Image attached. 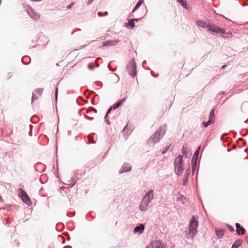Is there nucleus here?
Returning a JSON list of instances; mask_svg holds the SVG:
<instances>
[{"instance_id": "47", "label": "nucleus", "mask_w": 248, "mask_h": 248, "mask_svg": "<svg viewBox=\"0 0 248 248\" xmlns=\"http://www.w3.org/2000/svg\"><path fill=\"white\" fill-rule=\"evenodd\" d=\"M108 15V12H105V15L104 16H107Z\"/></svg>"}, {"instance_id": "21", "label": "nucleus", "mask_w": 248, "mask_h": 248, "mask_svg": "<svg viewBox=\"0 0 248 248\" xmlns=\"http://www.w3.org/2000/svg\"><path fill=\"white\" fill-rule=\"evenodd\" d=\"M221 36L224 39H228L232 37V34L231 32H225L223 34H221Z\"/></svg>"}, {"instance_id": "4", "label": "nucleus", "mask_w": 248, "mask_h": 248, "mask_svg": "<svg viewBox=\"0 0 248 248\" xmlns=\"http://www.w3.org/2000/svg\"><path fill=\"white\" fill-rule=\"evenodd\" d=\"M183 166V156L179 155L175 158L174 162L175 171L177 175L182 174L184 170Z\"/></svg>"}, {"instance_id": "18", "label": "nucleus", "mask_w": 248, "mask_h": 248, "mask_svg": "<svg viewBox=\"0 0 248 248\" xmlns=\"http://www.w3.org/2000/svg\"><path fill=\"white\" fill-rule=\"evenodd\" d=\"M224 233V231L222 229L216 230V235L219 238H221L223 236Z\"/></svg>"}, {"instance_id": "9", "label": "nucleus", "mask_w": 248, "mask_h": 248, "mask_svg": "<svg viewBox=\"0 0 248 248\" xmlns=\"http://www.w3.org/2000/svg\"><path fill=\"white\" fill-rule=\"evenodd\" d=\"M146 248H163L162 242L159 240H153L146 247Z\"/></svg>"}, {"instance_id": "11", "label": "nucleus", "mask_w": 248, "mask_h": 248, "mask_svg": "<svg viewBox=\"0 0 248 248\" xmlns=\"http://www.w3.org/2000/svg\"><path fill=\"white\" fill-rule=\"evenodd\" d=\"M144 229V225L143 224H140L139 226L136 227L134 229V233L141 234L143 232Z\"/></svg>"}, {"instance_id": "41", "label": "nucleus", "mask_w": 248, "mask_h": 248, "mask_svg": "<svg viewBox=\"0 0 248 248\" xmlns=\"http://www.w3.org/2000/svg\"><path fill=\"white\" fill-rule=\"evenodd\" d=\"M94 0H88V4H90Z\"/></svg>"}, {"instance_id": "42", "label": "nucleus", "mask_w": 248, "mask_h": 248, "mask_svg": "<svg viewBox=\"0 0 248 248\" xmlns=\"http://www.w3.org/2000/svg\"><path fill=\"white\" fill-rule=\"evenodd\" d=\"M86 118L90 120H92L93 119V117H90L89 116H86Z\"/></svg>"}, {"instance_id": "45", "label": "nucleus", "mask_w": 248, "mask_h": 248, "mask_svg": "<svg viewBox=\"0 0 248 248\" xmlns=\"http://www.w3.org/2000/svg\"><path fill=\"white\" fill-rule=\"evenodd\" d=\"M226 67V65H224L222 66V69H224Z\"/></svg>"}, {"instance_id": "30", "label": "nucleus", "mask_w": 248, "mask_h": 248, "mask_svg": "<svg viewBox=\"0 0 248 248\" xmlns=\"http://www.w3.org/2000/svg\"><path fill=\"white\" fill-rule=\"evenodd\" d=\"M121 106V102H117L114 104L111 107H112V108L113 109H115L117 108H118Z\"/></svg>"}, {"instance_id": "22", "label": "nucleus", "mask_w": 248, "mask_h": 248, "mask_svg": "<svg viewBox=\"0 0 248 248\" xmlns=\"http://www.w3.org/2000/svg\"><path fill=\"white\" fill-rule=\"evenodd\" d=\"M76 183V181L75 180V178L73 177L68 181V183L67 185L72 187L75 185Z\"/></svg>"}, {"instance_id": "10", "label": "nucleus", "mask_w": 248, "mask_h": 248, "mask_svg": "<svg viewBox=\"0 0 248 248\" xmlns=\"http://www.w3.org/2000/svg\"><path fill=\"white\" fill-rule=\"evenodd\" d=\"M132 167L129 165V164L125 163L123 164L121 170H120V173H123L124 172H126L130 171L131 170Z\"/></svg>"}, {"instance_id": "43", "label": "nucleus", "mask_w": 248, "mask_h": 248, "mask_svg": "<svg viewBox=\"0 0 248 248\" xmlns=\"http://www.w3.org/2000/svg\"><path fill=\"white\" fill-rule=\"evenodd\" d=\"M98 16H103V15L102 14V13H100V12H98Z\"/></svg>"}, {"instance_id": "24", "label": "nucleus", "mask_w": 248, "mask_h": 248, "mask_svg": "<svg viewBox=\"0 0 248 248\" xmlns=\"http://www.w3.org/2000/svg\"><path fill=\"white\" fill-rule=\"evenodd\" d=\"M236 232L238 235H243L245 232V230L244 228L241 227L238 230H236Z\"/></svg>"}, {"instance_id": "48", "label": "nucleus", "mask_w": 248, "mask_h": 248, "mask_svg": "<svg viewBox=\"0 0 248 248\" xmlns=\"http://www.w3.org/2000/svg\"><path fill=\"white\" fill-rule=\"evenodd\" d=\"M2 197H1V196L0 195V201H2Z\"/></svg>"}, {"instance_id": "13", "label": "nucleus", "mask_w": 248, "mask_h": 248, "mask_svg": "<svg viewBox=\"0 0 248 248\" xmlns=\"http://www.w3.org/2000/svg\"><path fill=\"white\" fill-rule=\"evenodd\" d=\"M196 24L197 26H198L202 28H206L207 29V24H206L205 21H204V20H198L196 22Z\"/></svg>"}, {"instance_id": "16", "label": "nucleus", "mask_w": 248, "mask_h": 248, "mask_svg": "<svg viewBox=\"0 0 248 248\" xmlns=\"http://www.w3.org/2000/svg\"><path fill=\"white\" fill-rule=\"evenodd\" d=\"M243 242V240L241 239H239L236 240L234 243L233 244L232 248H239L242 244Z\"/></svg>"}, {"instance_id": "5", "label": "nucleus", "mask_w": 248, "mask_h": 248, "mask_svg": "<svg viewBox=\"0 0 248 248\" xmlns=\"http://www.w3.org/2000/svg\"><path fill=\"white\" fill-rule=\"evenodd\" d=\"M126 71L132 77H135L137 75L136 65L134 59L130 60L126 66Z\"/></svg>"}, {"instance_id": "17", "label": "nucleus", "mask_w": 248, "mask_h": 248, "mask_svg": "<svg viewBox=\"0 0 248 248\" xmlns=\"http://www.w3.org/2000/svg\"><path fill=\"white\" fill-rule=\"evenodd\" d=\"M138 19L137 18H134V19H131L128 21V22L127 23L128 26L130 27V28H134L135 27V24L134 21H138Z\"/></svg>"}, {"instance_id": "15", "label": "nucleus", "mask_w": 248, "mask_h": 248, "mask_svg": "<svg viewBox=\"0 0 248 248\" xmlns=\"http://www.w3.org/2000/svg\"><path fill=\"white\" fill-rule=\"evenodd\" d=\"M200 148L201 147L200 146L193 155L191 162H193L194 163H197V158L199 155V153Z\"/></svg>"}, {"instance_id": "27", "label": "nucleus", "mask_w": 248, "mask_h": 248, "mask_svg": "<svg viewBox=\"0 0 248 248\" xmlns=\"http://www.w3.org/2000/svg\"><path fill=\"white\" fill-rule=\"evenodd\" d=\"M214 123V122L208 119V121L206 122H203V126L205 127H207L208 126H209V125L211 124H213Z\"/></svg>"}, {"instance_id": "35", "label": "nucleus", "mask_w": 248, "mask_h": 248, "mask_svg": "<svg viewBox=\"0 0 248 248\" xmlns=\"http://www.w3.org/2000/svg\"><path fill=\"white\" fill-rule=\"evenodd\" d=\"M88 137L90 141V143H95V142L93 140V138L91 136L89 135Z\"/></svg>"}, {"instance_id": "20", "label": "nucleus", "mask_w": 248, "mask_h": 248, "mask_svg": "<svg viewBox=\"0 0 248 248\" xmlns=\"http://www.w3.org/2000/svg\"><path fill=\"white\" fill-rule=\"evenodd\" d=\"M96 110L93 108H91L86 110V113L90 115H93L94 114H96Z\"/></svg>"}, {"instance_id": "23", "label": "nucleus", "mask_w": 248, "mask_h": 248, "mask_svg": "<svg viewBox=\"0 0 248 248\" xmlns=\"http://www.w3.org/2000/svg\"><path fill=\"white\" fill-rule=\"evenodd\" d=\"M214 118H215L214 109H213L211 110V111L210 112L209 120H210L213 122H214Z\"/></svg>"}, {"instance_id": "29", "label": "nucleus", "mask_w": 248, "mask_h": 248, "mask_svg": "<svg viewBox=\"0 0 248 248\" xmlns=\"http://www.w3.org/2000/svg\"><path fill=\"white\" fill-rule=\"evenodd\" d=\"M43 91V89H42V88L37 89L35 90V93L40 95H41Z\"/></svg>"}, {"instance_id": "32", "label": "nucleus", "mask_w": 248, "mask_h": 248, "mask_svg": "<svg viewBox=\"0 0 248 248\" xmlns=\"http://www.w3.org/2000/svg\"><path fill=\"white\" fill-rule=\"evenodd\" d=\"M38 99V97L37 96V95L34 93H33L32 96V99H31L32 103L33 102V101H35Z\"/></svg>"}, {"instance_id": "33", "label": "nucleus", "mask_w": 248, "mask_h": 248, "mask_svg": "<svg viewBox=\"0 0 248 248\" xmlns=\"http://www.w3.org/2000/svg\"><path fill=\"white\" fill-rule=\"evenodd\" d=\"M191 164H192V171H194V170L196 169V167H197V163H194V162H191Z\"/></svg>"}, {"instance_id": "26", "label": "nucleus", "mask_w": 248, "mask_h": 248, "mask_svg": "<svg viewBox=\"0 0 248 248\" xmlns=\"http://www.w3.org/2000/svg\"><path fill=\"white\" fill-rule=\"evenodd\" d=\"M143 2V0H140L136 4L135 8H134V9L132 11V12H135L137 9H138L140 6L141 5V4H142Z\"/></svg>"}, {"instance_id": "31", "label": "nucleus", "mask_w": 248, "mask_h": 248, "mask_svg": "<svg viewBox=\"0 0 248 248\" xmlns=\"http://www.w3.org/2000/svg\"><path fill=\"white\" fill-rule=\"evenodd\" d=\"M112 109H113V108H112V107H110V108L108 109V111H107V114H106V115H105V119H106V118H107V117L108 114V113H110V112L111 111V110H112ZM106 122H107V124H109V122H108L107 119H106Z\"/></svg>"}, {"instance_id": "2", "label": "nucleus", "mask_w": 248, "mask_h": 248, "mask_svg": "<svg viewBox=\"0 0 248 248\" xmlns=\"http://www.w3.org/2000/svg\"><path fill=\"white\" fill-rule=\"evenodd\" d=\"M154 195L153 190L152 189L149 190L145 193L139 206L140 209L141 211L145 212L147 211L149 204L154 199Z\"/></svg>"}, {"instance_id": "46", "label": "nucleus", "mask_w": 248, "mask_h": 248, "mask_svg": "<svg viewBox=\"0 0 248 248\" xmlns=\"http://www.w3.org/2000/svg\"><path fill=\"white\" fill-rule=\"evenodd\" d=\"M88 67H89L90 69H93V67H91V66H90V65H88Z\"/></svg>"}, {"instance_id": "44", "label": "nucleus", "mask_w": 248, "mask_h": 248, "mask_svg": "<svg viewBox=\"0 0 248 248\" xmlns=\"http://www.w3.org/2000/svg\"><path fill=\"white\" fill-rule=\"evenodd\" d=\"M32 1H35V2H38V1H41L42 0H31Z\"/></svg>"}, {"instance_id": "6", "label": "nucleus", "mask_w": 248, "mask_h": 248, "mask_svg": "<svg viewBox=\"0 0 248 248\" xmlns=\"http://www.w3.org/2000/svg\"><path fill=\"white\" fill-rule=\"evenodd\" d=\"M18 190L19 191L18 193L19 196L21 198L22 201L27 205H31V201L27 193L23 189L20 188L18 189Z\"/></svg>"}, {"instance_id": "40", "label": "nucleus", "mask_w": 248, "mask_h": 248, "mask_svg": "<svg viewBox=\"0 0 248 248\" xmlns=\"http://www.w3.org/2000/svg\"><path fill=\"white\" fill-rule=\"evenodd\" d=\"M228 227H229V228L230 229V231H231V232L234 231V229H233L232 227H231V226H229V225H228Z\"/></svg>"}, {"instance_id": "39", "label": "nucleus", "mask_w": 248, "mask_h": 248, "mask_svg": "<svg viewBox=\"0 0 248 248\" xmlns=\"http://www.w3.org/2000/svg\"><path fill=\"white\" fill-rule=\"evenodd\" d=\"M125 99H126V98H124L122 99L121 100H120V101L119 102H121V105H122V104L123 103H124V102L125 101Z\"/></svg>"}, {"instance_id": "38", "label": "nucleus", "mask_w": 248, "mask_h": 248, "mask_svg": "<svg viewBox=\"0 0 248 248\" xmlns=\"http://www.w3.org/2000/svg\"><path fill=\"white\" fill-rule=\"evenodd\" d=\"M57 95H58V88H56V89L55 90V98H56V100L57 99Z\"/></svg>"}, {"instance_id": "8", "label": "nucleus", "mask_w": 248, "mask_h": 248, "mask_svg": "<svg viewBox=\"0 0 248 248\" xmlns=\"http://www.w3.org/2000/svg\"><path fill=\"white\" fill-rule=\"evenodd\" d=\"M27 12L30 17L33 20L36 21L40 17V15L36 13L31 7H29L27 9Z\"/></svg>"}, {"instance_id": "34", "label": "nucleus", "mask_w": 248, "mask_h": 248, "mask_svg": "<svg viewBox=\"0 0 248 248\" xmlns=\"http://www.w3.org/2000/svg\"><path fill=\"white\" fill-rule=\"evenodd\" d=\"M170 146H171V144H170L169 146H168L166 148V149L162 152V155L165 154L166 153V152L169 150V148L170 147Z\"/></svg>"}, {"instance_id": "25", "label": "nucleus", "mask_w": 248, "mask_h": 248, "mask_svg": "<svg viewBox=\"0 0 248 248\" xmlns=\"http://www.w3.org/2000/svg\"><path fill=\"white\" fill-rule=\"evenodd\" d=\"M177 1L181 4L182 6L186 9H188L187 7V3L185 0H177Z\"/></svg>"}, {"instance_id": "36", "label": "nucleus", "mask_w": 248, "mask_h": 248, "mask_svg": "<svg viewBox=\"0 0 248 248\" xmlns=\"http://www.w3.org/2000/svg\"><path fill=\"white\" fill-rule=\"evenodd\" d=\"M235 227L236 228V230H238L241 226L239 223H237L235 224Z\"/></svg>"}, {"instance_id": "3", "label": "nucleus", "mask_w": 248, "mask_h": 248, "mask_svg": "<svg viewBox=\"0 0 248 248\" xmlns=\"http://www.w3.org/2000/svg\"><path fill=\"white\" fill-rule=\"evenodd\" d=\"M198 221L194 217H192L190 221L188 227V232H186V238L187 239H193L197 233V228L198 227Z\"/></svg>"}, {"instance_id": "37", "label": "nucleus", "mask_w": 248, "mask_h": 248, "mask_svg": "<svg viewBox=\"0 0 248 248\" xmlns=\"http://www.w3.org/2000/svg\"><path fill=\"white\" fill-rule=\"evenodd\" d=\"M74 2H72L69 5H68L67 7V9H70L72 6L73 5H74Z\"/></svg>"}, {"instance_id": "19", "label": "nucleus", "mask_w": 248, "mask_h": 248, "mask_svg": "<svg viewBox=\"0 0 248 248\" xmlns=\"http://www.w3.org/2000/svg\"><path fill=\"white\" fill-rule=\"evenodd\" d=\"M189 174V170L187 169L186 171V173L184 175V178L183 180V184L184 185H185L187 183V178L188 177Z\"/></svg>"}, {"instance_id": "1", "label": "nucleus", "mask_w": 248, "mask_h": 248, "mask_svg": "<svg viewBox=\"0 0 248 248\" xmlns=\"http://www.w3.org/2000/svg\"><path fill=\"white\" fill-rule=\"evenodd\" d=\"M166 124H162L156 130L154 134H153L148 140V143H155L158 142L164 136L166 133Z\"/></svg>"}, {"instance_id": "7", "label": "nucleus", "mask_w": 248, "mask_h": 248, "mask_svg": "<svg viewBox=\"0 0 248 248\" xmlns=\"http://www.w3.org/2000/svg\"><path fill=\"white\" fill-rule=\"evenodd\" d=\"M207 29L209 31L216 33L223 34L225 33V30L218 27L213 23L208 24Z\"/></svg>"}, {"instance_id": "28", "label": "nucleus", "mask_w": 248, "mask_h": 248, "mask_svg": "<svg viewBox=\"0 0 248 248\" xmlns=\"http://www.w3.org/2000/svg\"><path fill=\"white\" fill-rule=\"evenodd\" d=\"M185 199V198L184 197V196H183L182 195H181L180 194L179 195V196H178V197L177 198V201H181L182 202L184 203V200Z\"/></svg>"}, {"instance_id": "14", "label": "nucleus", "mask_w": 248, "mask_h": 248, "mask_svg": "<svg viewBox=\"0 0 248 248\" xmlns=\"http://www.w3.org/2000/svg\"><path fill=\"white\" fill-rule=\"evenodd\" d=\"M188 149V145L186 143L185 144L183 147L182 152L183 155L186 157H188V153H187Z\"/></svg>"}, {"instance_id": "12", "label": "nucleus", "mask_w": 248, "mask_h": 248, "mask_svg": "<svg viewBox=\"0 0 248 248\" xmlns=\"http://www.w3.org/2000/svg\"><path fill=\"white\" fill-rule=\"evenodd\" d=\"M120 42L119 40H108L103 43V46H115Z\"/></svg>"}]
</instances>
